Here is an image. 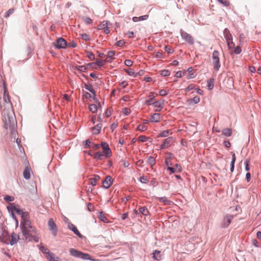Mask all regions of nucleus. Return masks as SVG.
<instances>
[{
    "mask_svg": "<svg viewBox=\"0 0 261 261\" xmlns=\"http://www.w3.org/2000/svg\"><path fill=\"white\" fill-rule=\"evenodd\" d=\"M55 46L58 49L65 48L67 46V42L63 38H60L55 43Z\"/></svg>",
    "mask_w": 261,
    "mask_h": 261,
    "instance_id": "8",
    "label": "nucleus"
},
{
    "mask_svg": "<svg viewBox=\"0 0 261 261\" xmlns=\"http://www.w3.org/2000/svg\"><path fill=\"white\" fill-rule=\"evenodd\" d=\"M76 68L81 72H85L87 69V67L84 65L77 66Z\"/></svg>",
    "mask_w": 261,
    "mask_h": 261,
    "instance_id": "39",
    "label": "nucleus"
},
{
    "mask_svg": "<svg viewBox=\"0 0 261 261\" xmlns=\"http://www.w3.org/2000/svg\"><path fill=\"white\" fill-rule=\"evenodd\" d=\"M180 34L182 38L188 43L190 44H194V39L189 34L186 32L181 31Z\"/></svg>",
    "mask_w": 261,
    "mask_h": 261,
    "instance_id": "7",
    "label": "nucleus"
},
{
    "mask_svg": "<svg viewBox=\"0 0 261 261\" xmlns=\"http://www.w3.org/2000/svg\"><path fill=\"white\" fill-rule=\"evenodd\" d=\"M137 129L141 132H144L147 129V127L144 124H140L137 126Z\"/></svg>",
    "mask_w": 261,
    "mask_h": 261,
    "instance_id": "37",
    "label": "nucleus"
},
{
    "mask_svg": "<svg viewBox=\"0 0 261 261\" xmlns=\"http://www.w3.org/2000/svg\"><path fill=\"white\" fill-rule=\"evenodd\" d=\"M93 158L96 161L102 160L103 158H107L106 153L100 151L94 153Z\"/></svg>",
    "mask_w": 261,
    "mask_h": 261,
    "instance_id": "13",
    "label": "nucleus"
},
{
    "mask_svg": "<svg viewBox=\"0 0 261 261\" xmlns=\"http://www.w3.org/2000/svg\"><path fill=\"white\" fill-rule=\"evenodd\" d=\"M220 3L222 4L224 6H228L229 3L228 0H217Z\"/></svg>",
    "mask_w": 261,
    "mask_h": 261,
    "instance_id": "44",
    "label": "nucleus"
},
{
    "mask_svg": "<svg viewBox=\"0 0 261 261\" xmlns=\"http://www.w3.org/2000/svg\"><path fill=\"white\" fill-rule=\"evenodd\" d=\"M124 63L126 66L130 67L133 65V61H131L130 60L127 59L125 60Z\"/></svg>",
    "mask_w": 261,
    "mask_h": 261,
    "instance_id": "54",
    "label": "nucleus"
},
{
    "mask_svg": "<svg viewBox=\"0 0 261 261\" xmlns=\"http://www.w3.org/2000/svg\"><path fill=\"white\" fill-rule=\"evenodd\" d=\"M233 218V215L227 214L225 215L221 223L222 228L227 227Z\"/></svg>",
    "mask_w": 261,
    "mask_h": 261,
    "instance_id": "5",
    "label": "nucleus"
},
{
    "mask_svg": "<svg viewBox=\"0 0 261 261\" xmlns=\"http://www.w3.org/2000/svg\"><path fill=\"white\" fill-rule=\"evenodd\" d=\"M147 139L148 138L144 135L140 136L138 138L139 141L142 142H146Z\"/></svg>",
    "mask_w": 261,
    "mask_h": 261,
    "instance_id": "45",
    "label": "nucleus"
},
{
    "mask_svg": "<svg viewBox=\"0 0 261 261\" xmlns=\"http://www.w3.org/2000/svg\"><path fill=\"white\" fill-rule=\"evenodd\" d=\"M101 146L103 150V152L106 154V158H110L111 156L112 152L108 143L102 142Z\"/></svg>",
    "mask_w": 261,
    "mask_h": 261,
    "instance_id": "12",
    "label": "nucleus"
},
{
    "mask_svg": "<svg viewBox=\"0 0 261 261\" xmlns=\"http://www.w3.org/2000/svg\"><path fill=\"white\" fill-rule=\"evenodd\" d=\"M87 56L90 60H93L94 59V55L91 52H87Z\"/></svg>",
    "mask_w": 261,
    "mask_h": 261,
    "instance_id": "51",
    "label": "nucleus"
},
{
    "mask_svg": "<svg viewBox=\"0 0 261 261\" xmlns=\"http://www.w3.org/2000/svg\"><path fill=\"white\" fill-rule=\"evenodd\" d=\"M0 107L2 110L3 120L7 129L9 127L12 129L15 126V120L13 117L12 105L11 103L8 92L5 82L0 80Z\"/></svg>",
    "mask_w": 261,
    "mask_h": 261,
    "instance_id": "1",
    "label": "nucleus"
},
{
    "mask_svg": "<svg viewBox=\"0 0 261 261\" xmlns=\"http://www.w3.org/2000/svg\"><path fill=\"white\" fill-rule=\"evenodd\" d=\"M236 160V155L234 153H233L232 155V160L230 163V171L232 172L234 171V163Z\"/></svg>",
    "mask_w": 261,
    "mask_h": 261,
    "instance_id": "26",
    "label": "nucleus"
},
{
    "mask_svg": "<svg viewBox=\"0 0 261 261\" xmlns=\"http://www.w3.org/2000/svg\"><path fill=\"white\" fill-rule=\"evenodd\" d=\"M85 88L86 90H87L88 91H89V92H90L91 93H92V94H93V100L94 101H95V102H97V99L95 97V96H96L95 91L94 90L93 86L91 84H86L85 85Z\"/></svg>",
    "mask_w": 261,
    "mask_h": 261,
    "instance_id": "14",
    "label": "nucleus"
},
{
    "mask_svg": "<svg viewBox=\"0 0 261 261\" xmlns=\"http://www.w3.org/2000/svg\"><path fill=\"white\" fill-rule=\"evenodd\" d=\"M23 177L25 179H29L30 178V170L29 168H25L23 171Z\"/></svg>",
    "mask_w": 261,
    "mask_h": 261,
    "instance_id": "25",
    "label": "nucleus"
},
{
    "mask_svg": "<svg viewBox=\"0 0 261 261\" xmlns=\"http://www.w3.org/2000/svg\"><path fill=\"white\" fill-rule=\"evenodd\" d=\"M14 12V9H9L6 13L5 17H8L11 14H12Z\"/></svg>",
    "mask_w": 261,
    "mask_h": 261,
    "instance_id": "56",
    "label": "nucleus"
},
{
    "mask_svg": "<svg viewBox=\"0 0 261 261\" xmlns=\"http://www.w3.org/2000/svg\"><path fill=\"white\" fill-rule=\"evenodd\" d=\"M46 258L49 261H60L58 257L55 256L54 253L51 252L46 256Z\"/></svg>",
    "mask_w": 261,
    "mask_h": 261,
    "instance_id": "21",
    "label": "nucleus"
},
{
    "mask_svg": "<svg viewBox=\"0 0 261 261\" xmlns=\"http://www.w3.org/2000/svg\"><path fill=\"white\" fill-rule=\"evenodd\" d=\"M68 227L70 229H71L76 235H77L79 237L82 238V236L77 230L76 227L72 223L68 224Z\"/></svg>",
    "mask_w": 261,
    "mask_h": 261,
    "instance_id": "17",
    "label": "nucleus"
},
{
    "mask_svg": "<svg viewBox=\"0 0 261 261\" xmlns=\"http://www.w3.org/2000/svg\"><path fill=\"white\" fill-rule=\"evenodd\" d=\"M155 58H159V59L163 58H164V56H163V53H160V52H156V53H155Z\"/></svg>",
    "mask_w": 261,
    "mask_h": 261,
    "instance_id": "57",
    "label": "nucleus"
},
{
    "mask_svg": "<svg viewBox=\"0 0 261 261\" xmlns=\"http://www.w3.org/2000/svg\"><path fill=\"white\" fill-rule=\"evenodd\" d=\"M89 110L93 113L97 111V106L95 104H91L89 106Z\"/></svg>",
    "mask_w": 261,
    "mask_h": 261,
    "instance_id": "29",
    "label": "nucleus"
},
{
    "mask_svg": "<svg viewBox=\"0 0 261 261\" xmlns=\"http://www.w3.org/2000/svg\"><path fill=\"white\" fill-rule=\"evenodd\" d=\"M223 34L226 40L232 38V35L230 34L229 30L226 28L224 30Z\"/></svg>",
    "mask_w": 261,
    "mask_h": 261,
    "instance_id": "23",
    "label": "nucleus"
},
{
    "mask_svg": "<svg viewBox=\"0 0 261 261\" xmlns=\"http://www.w3.org/2000/svg\"><path fill=\"white\" fill-rule=\"evenodd\" d=\"M170 132V130H164V131L161 132V133H160L158 135V138H160V137H166L168 136V135H169Z\"/></svg>",
    "mask_w": 261,
    "mask_h": 261,
    "instance_id": "32",
    "label": "nucleus"
},
{
    "mask_svg": "<svg viewBox=\"0 0 261 261\" xmlns=\"http://www.w3.org/2000/svg\"><path fill=\"white\" fill-rule=\"evenodd\" d=\"M153 258L155 260H159L161 258L160 252L155 250L153 253Z\"/></svg>",
    "mask_w": 261,
    "mask_h": 261,
    "instance_id": "35",
    "label": "nucleus"
},
{
    "mask_svg": "<svg viewBox=\"0 0 261 261\" xmlns=\"http://www.w3.org/2000/svg\"><path fill=\"white\" fill-rule=\"evenodd\" d=\"M48 225L49 230L51 231L54 236H56L58 232V228L52 218L49 219L48 220Z\"/></svg>",
    "mask_w": 261,
    "mask_h": 261,
    "instance_id": "6",
    "label": "nucleus"
},
{
    "mask_svg": "<svg viewBox=\"0 0 261 261\" xmlns=\"http://www.w3.org/2000/svg\"><path fill=\"white\" fill-rule=\"evenodd\" d=\"M222 134L226 137H230L232 135V131L229 128H225L222 131Z\"/></svg>",
    "mask_w": 261,
    "mask_h": 261,
    "instance_id": "30",
    "label": "nucleus"
},
{
    "mask_svg": "<svg viewBox=\"0 0 261 261\" xmlns=\"http://www.w3.org/2000/svg\"><path fill=\"white\" fill-rule=\"evenodd\" d=\"M102 126V124L99 123L96 125L95 126H94L92 128L93 134L97 135L100 133Z\"/></svg>",
    "mask_w": 261,
    "mask_h": 261,
    "instance_id": "20",
    "label": "nucleus"
},
{
    "mask_svg": "<svg viewBox=\"0 0 261 261\" xmlns=\"http://www.w3.org/2000/svg\"><path fill=\"white\" fill-rule=\"evenodd\" d=\"M12 211L15 212L18 215H20L21 217V219H27V217L29 216V213L27 212H23L22 210L17 208L15 206L12 207Z\"/></svg>",
    "mask_w": 261,
    "mask_h": 261,
    "instance_id": "9",
    "label": "nucleus"
},
{
    "mask_svg": "<svg viewBox=\"0 0 261 261\" xmlns=\"http://www.w3.org/2000/svg\"><path fill=\"white\" fill-rule=\"evenodd\" d=\"M99 217L100 219V220L101 221H102L103 222H107V220H108L107 218L105 216H104V215L102 212H100L99 213Z\"/></svg>",
    "mask_w": 261,
    "mask_h": 261,
    "instance_id": "46",
    "label": "nucleus"
},
{
    "mask_svg": "<svg viewBox=\"0 0 261 261\" xmlns=\"http://www.w3.org/2000/svg\"><path fill=\"white\" fill-rule=\"evenodd\" d=\"M249 161L248 160H245L244 162V164L245 165V170L246 171H249V169H250L249 166Z\"/></svg>",
    "mask_w": 261,
    "mask_h": 261,
    "instance_id": "60",
    "label": "nucleus"
},
{
    "mask_svg": "<svg viewBox=\"0 0 261 261\" xmlns=\"http://www.w3.org/2000/svg\"><path fill=\"white\" fill-rule=\"evenodd\" d=\"M196 74L194 73H189V74L187 75V79H192L195 77Z\"/></svg>",
    "mask_w": 261,
    "mask_h": 261,
    "instance_id": "61",
    "label": "nucleus"
},
{
    "mask_svg": "<svg viewBox=\"0 0 261 261\" xmlns=\"http://www.w3.org/2000/svg\"><path fill=\"white\" fill-rule=\"evenodd\" d=\"M4 199L7 202L13 201L14 200V198L10 196H6L5 197Z\"/></svg>",
    "mask_w": 261,
    "mask_h": 261,
    "instance_id": "50",
    "label": "nucleus"
},
{
    "mask_svg": "<svg viewBox=\"0 0 261 261\" xmlns=\"http://www.w3.org/2000/svg\"><path fill=\"white\" fill-rule=\"evenodd\" d=\"M82 38L83 40L85 41L89 40H90V37L89 35L87 34H83L82 35Z\"/></svg>",
    "mask_w": 261,
    "mask_h": 261,
    "instance_id": "55",
    "label": "nucleus"
},
{
    "mask_svg": "<svg viewBox=\"0 0 261 261\" xmlns=\"http://www.w3.org/2000/svg\"><path fill=\"white\" fill-rule=\"evenodd\" d=\"M165 49L167 52V53L169 54H172L174 51L173 49L172 48L169 47L168 46H165Z\"/></svg>",
    "mask_w": 261,
    "mask_h": 261,
    "instance_id": "53",
    "label": "nucleus"
},
{
    "mask_svg": "<svg viewBox=\"0 0 261 261\" xmlns=\"http://www.w3.org/2000/svg\"><path fill=\"white\" fill-rule=\"evenodd\" d=\"M147 162L150 165V166L152 167L155 164V160L153 157L150 156L148 158Z\"/></svg>",
    "mask_w": 261,
    "mask_h": 261,
    "instance_id": "34",
    "label": "nucleus"
},
{
    "mask_svg": "<svg viewBox=\"0 0 261 261\" xmlns=\"http://www.w3.org/2000/svg\"><path fill=\"white\" fill-rule=\"evenodd\" d=\"M105 61H102L100 59L97 60L96 64L99 66H102L104 65Z\"/></svg>",
    "mask_w": 261,
    "mask_h": 261,
    "instance_id": "59",
    "label": "nucleus"
},
{
    "mask_svg": "<svg viewBox=\"0 0 261 261\" xmlns=\"http://www.w3.org/2000/svg\"><path fill=\"white\" fill-rule=\"evenodd\" d=\"M84 21L87 24H90L92 22V19L88 17H86L84 18Z\"/></svg>",
    "mask_w": 261,
    "mask_h": 261,
    "instance_id": "62",
    "label": "nucleus"
},
{
    "mask_svg": "<svg viewBox=\"0 0 261 261\" xmlns=\"http://www.w3.org/2000/svg\"><path fill=\"white\" fill-rule=\"evenodd\" d=\"M99 179V177L98 175L95 176L94 178H90V184L93 186H95L96 185L97 180Z\"/></svg>",
    "mask_w": 261,
    "mask_h": 261,
    "instance_id": "31",
    "label": "nucleus"
},
{
    "mask_svg": "<svg viewBox=\"0 0 261 261\" xmlns=\"http://www.w3.org/2000/svg\"><path fill=\"white\" fill-rule=\"evenodd\" d=\"M158 199L160 202L163 203L165 205H170L172 203L170 200H168L165 197H159Z\"/></svg>",
    "mask_w": 261,
    "mask_h": 261,
    "instance_id": "22",
    "label": "nucleus"
},
{
    "mask_svg": "<svg viewBox=\"0 0 261 261\" xmlns=\"http://www.w3.org/2000/svg\"><path fill=\"white\" fill-rule=\"evenodd\" d=\"M124 44H125V41L123 40H120L118 41L116 43L115 45L117 46L122 47L124 45Z\"/></svg>",
    "mask_w": 261,
    "mask_h": 261,
    "instance_id": "49",
    "label": "nucleus"
},
{
    "mask_svg": "<svg viewBox=\"0 0 261 261\" xmlns=\"http://www.w3.org/2000/svg\"><path fill=\"white\" fill-rule=\"evenodd\" d=\"M69 252L71 255L77 258L81 257L82 253L81 251L76 250L74 248H71L69 250Z\"/></svg>",
    "mask_w": 261,
    "mask_h": 261,
    "instance_id": "18",
    "label": "nucleus"
},
{
    "mask_svg": "<svg viewBox=\"0 0 261 261\" xmlns=\"http://www.w3.org/2000/svg\"><path fill=\"white\" fill-rule=\"evenodd\" d=\"M184 74L181 71H178L176 72L175 76L177 77H181L182 76V74Z\"/></svg>",
    "mask_w": 261,
    "mask_h": 261,
    "instance_id": "63",
    "label": "nucleus"
},
{
    "mask_svg": "<svg viewBox=\"0 0 261 261\" xmlns=\"http://www.w3.org/2000/svg\"><path fill=\"white\" fill-rule=\"evenodd\" d=\"M115 53L114 51H109L107 54V59L109 58L112 59L114 56Z\"/></svg>",
    "mask_w": 261,
    "mask_h": 261,
    "instance_id": "47",
    "label": "nucleus"
},
{
    "mask_svg": "<svg viewBox=\"0 0 261 261\" xmlns=\"http://www.w3.org/2000/svg\"><path fill=\"white\" fill-rule=\"evenodd\" d=\"M219 53L218 50H214L213 53L212 58L213 60L214 68L218 71L220 68L221 65L219 61Z\"/></svg>",
    "mask_w": 261,
    "mask_h": 261,
    "instance_id": "4",
    "label": "nucleus"
},
{
    "mask_svg": "<svg viewBox=\"0 0 261 261\" xmlns=\"http://www.w3.org/2000/svg\"><path fill=\"white\" fill-rule=\"evenodd\" d=\"M161 115L159 113H154L153 114L150 118V121L152 122H158L161 120Z\"/></svg>",
    "mask_w": 261,
    "mask_h": 261,
    "instance_id": "19",
    "label": "nucleus"
},
{
    "mask_svg": "<svg viewBox=\"0 0 261 261\" xmlns=\"http://www.w3.org/2000/svg\"><path fill=\"white\" fill-rule=\"evenodd\" d=\"M100 145L99 144H94L92 143L91 145V148L94 149H97L100 147Z\"/></svg>",
    "mask_w": 261,
    "mask_h": 261,
    "instance_id": "64",
    "label": "nucleus"
},
{
    "mask_svg": "<svg viewBox=\"0 0 261 261\" xmlns=\"http://www.w3.org/2000/svg\"><path fill=\"white\" fill-rule=\"evenodd\" d=\"M125 71L129 75H134L135 77L136 76V74H135L134 70L132 68L126 69Z\"/></svg>",
    "mask_w": 261,
    "mask_h": 261,
    "instance_id": "40",
    "label": "nucleus"
},
{
    "mask_svg": "<svg viewBox=\"0 0 261 261\" xmlns=\"http://www.w3.org/2000/svg\"><path fill=\"white\" fill-rule=\"evenodd\" d=\"M191 101L193 102L194 103H198L200 102V99L198 96H195L193 98H192L191 100Z\"/></svg>",
    "mask_w": 261,
    "mask_h": 261,
    "instance_id": "48",
    "label": "nucleus"
},
{
    "mask_svg": "<svg viewBox=\"0 0 261 261\" xmlns=\"http://www.w3.org/2000/svg\"><path fill=\"white\" fill-rule=\"evenodd\" d=\"M92 144V143L88 139L85 142V144L84 145V147L85 148H90V147H91Z\"/></svg>",
    "mask_w": 261,
    "mask_h": 261,
    "instance_id": "43",
    "label": "nucleus"
},
{
    "mask_svg": "<svg viewBox=\"0 0 261 261\" xmlns=\"http://www.w3.org/2000/svg\"><path fill=\"white\" fill-rule=\"evenodd\" d=\"M227 45L229 48V49L231 50L234 48V43L232 41V38L229 39L228 40H226Z\"/></svg>",
    "mask_w": 261,
    "mask_h": 261,
    "instance_id": "24",
    "label": "nucleus"
},
{
    "mask_svg": "<svg viewBox=\"0 0 261 261\" xmlns=\"http://www.w3.org/2000/svg\"><path fill=\"white\" fill-rule=\"evenodd\" d=\"M152 105L156 108L155 112H160L163 108L164 100H159L152 103Z\"/></svg>",
    "mask_w": 261,
    "mask_h": 261,
    "instance_id": "15",
    "label": "nucleus"
},
{
    "mask_svg": "<svg viewBox=\"0 0 261 261\" xmlns=\"http://www.w3.org/2000/svg\"><path fill=\"white\" fill-rule=\"evenodd\" d=\"M29 218V217L28 216L27 219H22L20 224L22 233L25 240L29 238L31 233H34L35 231V229L32 226Z\"/></svg>",
    "mask_w": 261,
    "mask_h": 261,
    "instance_id": "2",
    "label": "nucleus"
},
{
    "mask_svg": "<svg viewBox=\"0 0 261 261\" xmlns=\"http://www.w3.org/2000/svg\"><path fill=\"white\" fill-rule=\"evenodd\" d=\"M80 258L85 259V260H92L90 255L88 253H85L82 252Z\"/></svg>",
    "mask_w": 261,
    "mask_h": 261,
    "instance_id": "33",
    "label": "nucleus"
},
{
    "mask_svg": "<svg viewBox=\"0 0 261 261\" xmlns=\"http://www.w3.org/2000/svg\"><path fill=\"white\" fill-rule=\"evenodd\" d=\"M214 79L213 78H211L207 81V86L209 90H212L214 88Z\"/></svg>",
    "mask_w": 261,
    "mask_h": 261,
    "instance_id": "27",
    "label": "nucleus"
},
{
    "mask_svg": "<svg viewBox=\"0 0 261 261\" xmlns=\"http://www.w3.org/2000/svg\"><path fill=\"white\" fill-rule=\"evenodd\" d=\"M168 92L165 90V89H162V90H161L160 91H159V94L161 95V96H166L168 94Z\"/></svg>",
    "mask_w": 261,
    "mask_h": 261,
    "instance_id": "52",
    "label": "nucleus"
},
{
    "mask_svg": "<svg viewBox=\"0 0 261 261\" xmlns=\"http://www.w3.org/2000/svg\"><path fill=\"white\" fill-rule=\"evenodd\" d=\"M149 97H150V100H148L147 101V103L148 104V105H152V101H153V99L155 97V93L154 92H150V94H149Z\"/></svg>",
    "mask_w": 261,
    "mask_h": 261,
    "instance_id": "36",
    "label": "nucleus"
},
{
    "mask_svg": "<svg viewBox=\"0 0 261 261\" xmlns=\"http://www.w3.org/2000/svg\"><path fill=\"white\" fill-rule=\"evenodd\" d=\"M139 213L143 215L146 216L149 214V211L146 207H142L139 208Z\"/></svg>",
    "mask_w": 261,
    "mask_h": 261,
    "instance_id": "28",
    "label": "nucleus"
},
{
    "mask_svg": "<svg viewBox=\"0 0 261 261\" xmlns=\"http://www.w3.org/2000/svg\"><path fill=\"white\" fill-rule=\"evenodd\" d=\"M233 49H234L233 52L236 54L239 55L242 52V49L239 46H238L236 47H234V48H233Z\"/></svg>",
    "mask_w": 261,
    "mask_h": 261,
    "instance_id": "42",
    "label": "nucleus"
},
{
    "mask_svg": "<svg viewBox=\"0 0 261 261\" xmlns=\"http://www.w3.org/2000/svg\"><path fill=\"white\" fill-rule=\"evenodd\" d=\"M195 86L193 84H191L189 86L187 87V88L185 89L186 92H189L190 90L193 89L194 88Z\"/></svg>",
    "mask_w": 261,
    "mask_h": 261,
    "instance_id": "58",
    "label": "nucleus"
},
{
    "mask_svg": "<svg viewBox=\"0 0 261 261\" xmlns=\"http://www.w3.org/2000/svg\"><path fill=\"white\" fill-rule=\"evenodd\" d=\"M161 74L163 76H167L170 75V71L168 70H163L161 71Z\"/></svg>",
    "mask_w": 261,
    "mask_h": 261,
    "instance_id": "41",
    "label": "nucleus"
},
{
    "mask_svg": "<svg viewBox=\"0 0 261 261\" xmlns=\"http://www.w3.org/2000/svg\"><path fill=\"white\" fill-rule=\"evenodd\" d=\"M2 237L1 238V241L5 244H8L10 243L11 245H13L17 243V241L19 239V236L17 233L13 232L11 233V240H10V237L8 236V232L6 231H3L2 234Z\"/></svg>",
    "mask_w": 261,
    "mask_h": 261,
    "instance_id": "3",
    "label": "nucleus"
},
{
    "mask_svg": "<svg viewBox=\"0 0 261 261\" xmlns=\"http://www.w3.org/2000/svg\"><path fill=\"white\" fill-rule=\"evenodd\" d=\"M97 29L98 30H103V32L105 34H109L110 31L108 28V21H103L100 24L97 26Z\"/></svg>",
    "mask_w": 261,
    "mask_h": 261,
    "instance_id": "10",
    "label": "nucleus"
},
{
    "mask_svg": "<svg viewBox=\"0 0 261 261\" xmlns=\"http://www.w3.org/2000/svg\"><path fill=\"white\" fill-rule=\"evenodd\" d=\"M173 142V138L171 137H168L165 139L163 143L160 146V148L163 149L169 147Z\"/></svg>",
    "mask_w": 261,
    "mask_h": 261,
    "instance_id": "11",
    "label": "nucleus"
},
{
    "mask_svg": "<svg viewBox=\"0 0 261 261\" xmlns=\"http://www.w3.org/2000/svg\"><path fill=\"white\" fill-rule=\"evenodd\" d=\"M40 249L43 253L46 254L47 255L50 253L49 249L44 246L40 247Z\"/></svg>",
    "mask_w": 261,
    "mask_h": 261,
    "instance_id": "38",
    "label": "nucleus"
},
{
    "mask_svg": "<svg viewBox=\"0 0 261 261\" xmlns=\"http://www.w3.org/2000/svg\"><path fill=\"white\" fill-rule=\"evenodd\" d=\"M112 183V177L110 176H107L103 181V187L108 189L111 186Z\"/></svg>",
    "mask_w": 261,
    "mask_h": 261,
    "instance_id": "16",
    "label": "nucleus"
}]
</instances>
